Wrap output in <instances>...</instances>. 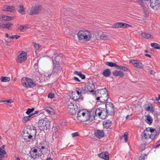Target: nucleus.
Returning <instances> with one entry per match:
<instances>
[{"label":"nucleus","mask_w":160,"mask_h":160,"mask_svg":"<svg viewBox=\"0 0 160 160\" xmlns=\"http://www.w3.org/2000/svg\"><path fill=\"white\" fill-rule=\"evenodd\" d=\"M34 110V108H28L27 109V111L26 112V113L28 115H29V114L33 112Z\"/></svg>","instance_id":"c03bdc74"},{"label":"nucleus","mask_w":160,"mask_h":160,"mask_svg":"<svg viewBox=\"0 0 160 160\" xmlns=\"http://www.w3.org/2000/svg\"><path fill=\"white\" fill-rule=\"evenodd\" d=\"M77 89L79 91L81 95L82 94H84L85 93V91L84 89V87Z\"/></svg>","instance_id":"37998d69"},{"label":"nucleus","mask_w":160,"mask_h":160,"mask_svg":"<svg viewBox=\"0 0 160 160\" xmlns=\"http://www.w3.org/2000/svg\"><path fill=\"white\" fill-rule=\"evenodd\" d=\"M38 127L41 130L49 129L50 122L47 118L41 119L39 120L38 123Z\"/></svg>","instance_id":"20e7f679"},{"label":"nucleus","mask_w":160,"mask_h":160,"mask_svg":"<svg viewBox=\"0 0 160 160\" xmlns=\"http://www.w3.org/2000/svg\"><path fill=\"white\" fill-rule=\"evenodd\" d=\"M157 134L156 132H154L153 134L151 133H149V138L151 139H153L155 137Z\"/></svg>","instance_id":"de8ad7c7"},{"label":"nucleus","mask_w":160,"mask_h":160,"mask_svg":"<svg viewBox=\"0 0 160 160\" xmlns=\"http://www.w3.org/2000/svg\"><path fill=\"white\" fill-rule=\"evenodd\" d=\"M141 35L143 37L146 38H152L151 37L152 36L150 34L148 33L142 32L141 34Z\"/></svg>","instance_id":"e433bc0d"},{"label":"nucleus","mask_w":160,"mask_h":160,"mask_svg":"<svg viewBox=\"0 0 160 160\" xmlns=\"http://www.w3.org/2000/svg\"><path fill=\"white\" fill-rule=\"evenodd\" d=\"M145 117V122L149 125L151 124L153 121V119L151 116L149 114H148L146 115Z\"/></svg>","instance_id":"aec40b11"},{"label":"nucleus","mask_w":160,"mask_h":160,"mask_svg":"<svg viewBox=\"0 0 160 160\" xmlns=\"http://www.w3.org/2000/svg\"><path fill=\"white\" fill-rule=\"evenodd\" d=\"M146 156L145 154H142L139 157V160H145V157Z\"/></svg>","instance_id":"8fccbe9b"},{"label":"nucleus","mask_w":160,"mask_h":160,"mask_svg":"<svg viewBox=\"0 0 160 160\" xmlns=\"http://www.w3.org/2000/svg\"><path fill=\"white\" fill-rule=\"evenodd\" d=\"M92 84H88L84 87V89L85 91V93L87 92H94L93 88L92 87Z\"/></svg>","instance_id":"a211bd4d"},{"label":"nucleus","mask_w":160,"mask_h":160,"mask_svg":"<svg viewBox=\"0 0 160 160\" xmlns=\"http://www.w3.org/2000/svg\"><path fill=\"white\" fill-rule=\"evenodd\" d=\"M105 64L111 67H115L116 66V63L112 62H107L105 63Z\"/></svg>","instance_id":"4c0bfd02"},{"label":"nucleus","mask_w":160,"mask_h":160,"mask_svg":"<svg viewBox=\"0 0 160 160\" xmlns=\"http://www.w3.org/2000/svg\"><path fill=\"white\" fill-rule=\"evenodd\" d=\"M22 83L24 87L29 88H33L36 85L35 83L28 78H22Z\"/></svg>","instance_id":"423d86ee"},{"label":"nucleus","mask_w":160,"mask_h":160,"mask_svg":"<svg viewBox=\"0 0 160 160\" xmlns=\"http://www.w3.org/2000/svg\"><path fill=\"white\" fill-rule=\"evenodd\" d=\"M148 131V128H146L144 131V134L142 136V139L144 140V139L149 138V131Z\"/></svg>","instance_id":"4be33fe9"},{"label":"nucleus","mask_w":160,"mask_h":160,"mask_svg":"<svg viewBox=\"0 0 160 160\" xmlns=\"http://www.w3.org/2000/svg\"><path fill=\"white\" fill-rule=\"evenodd\" d=\"M112 122L109 120L104 121L103 122V125L104 128L107 129L111 125Z\"/></svg>","instance_id":"a878e982"},{"label":"nucleus","mask_w":160,"mask_h":160,"mask_svg":"<svg viewBox=\"0 0 160 160\" xmlns=\"http://www.w3.org/2000/svg\"><path fill=\"white\" fill-rule=\"evenodd\" d=\"M25 27L22 25H20L18 28L19 30L22 32H23L25 31Z\"/></svg>","instance_id":"a18cd8bd"},{"label":"nucleus","mask_w":160,"mask_h":160,"mask_svg":"<svg viewBox=\"0 0 160 160\" xmlns=\"http://www.w3.org/2000/svg\"><path fill=\"white\" fill-rule=\"evenodd\" d=\"M78 112L77 118L78 120L80 122H84L85 118H84V115H85V112H84V111L83 110H80Z\"/></svg>","instance_id":"f8f14e48"},{"label":"nucleus","mask_w":160,"mask_h":160,"mask_svg":"<svg viewBox=\"0 0 160 160\" xmlns=\"http://www.w3.org/2000/svg\"><path fill=\"white\" fill-rule=\"evenodd\" d=\"M12 25V23L11 22H7L6 24H2V28L9 29V28L11 27Z\"/></svg>","instance_id":"c9c22d12"},{"label":"nucleus","mask_w":160,"mask_h":160,"mask_svg":"<svg viewBox=\"0 0 160 160\" xmlns=\"http://www.w3.org/2000/svg\"><path fill=\"white\" fill-rule=\"evenodd\" d=\"M74 73L79 76L82 79H84L85 78V75L82 74L81 72H79L77 71H75L74 72Z\"/></svg>","instance_id":"2f4dec72"},{"label":"nucleus","mask_w":160,"mask_h":160,"mask_svg":"<svg viewBox=\"0 0 160 160\" xmlns=\"http://www.w3.org/2000/svg\"><path fill=\"white\" fill-rule=\"evenodd\" d=\"M27 53L25 52H22L18 56L17 60V62L21 63L23 60L25 61L26 59Z\"/></svg>","instance_id":"ddd939ff"},{"label":"nucleus","mask_w":160,"mask_h":160,"mask_svg":"<svg viewBox=\"0 0 160 160\" xmlns=\"http://www.w3.org/2000/svg\"><path fill=\"white\" fill-rule=\"evenodd\" d=\"M71 135H72V137H75L76 136H79V134L78 132H76L72 133Z\"/></svg>","instance_id":"3c124183"},{"label":"nucleus","mask_w":160,"mask_h":160,"mask_svg":"<svg viewBox=\"0 0 160 160\" xmlns=\"http://www.w3.org/2000/svg\"><path fill=\"white\" fill-rule=\"evenodd\" d=\"M68 109H70L72 111V112H71L72 114H75L76 113L74 104L73 103L70 101H68Z\"/></svg>","instance_id":"2eb2a0df"},{"label":"nucleus","mask_w":160,"mask_h":160,"mask_svg":"<svg viewBox=\"0 0 160 160\" xmlns=\"http://www.w3.org/2000/svg\"><path fill=\"white\" fill-rule=\"evenodd\" d=\"M74 92H76V94H77L78 95L80 96H82L81 94L80 93V92H79V91H78V90H76Z\"/></svg>","instance_id":"0e129e2a"},{"label":"nucleus","mask_w":160,"mask_h":160,"mask_svg":"<svg viewBox=\"0 0 160 160\" xmlns=\"http://www.w3.org/2000/svg\"><path fill=\"white\" fill-rule=\"evenodd\" d=\"M46 110L47 112L51 113V111L52 110V109L51 108H48Z\"/></svg>","instance_id":"680f3d73"},{"label":"nucleus","mask_w":160,"mask_h":160,"mask_svg":"<svg viewBox=\"0 0 160 160\" xmlns=\"http://www.w3.org/2000/svg\"><path fill=\"white\" fill-rule=\"evenodd\" d=\"M111 74L110 70L109 69H106L103 71L102 74L104 77H107L109 76Z\"/></svg>","instance_id":"c85d7f7f"},{"label":"nucleus","mask_w":160,"mask_h":160,"mask_svg":"<svg viewBox=\"0 0 160 160\" xmlns=\"http://www.w3.org/2000/svg\"><path fill=\"white\" fill-rule=\"evenodd\" d=\"M6 18L7 19H6V21H10L11 19V17L8 16H6Z\"/></svg>","instance_id":"338daca9"},{"label":"nucleus","mask_w":160,"mask_h":160,"mask_svg":"<svg viewBox=\"0 0 160 160\" xmlns=\"http://www.w3.org/2000/svg\"><path fill=\"white\" fill-rule=\"evenodd\" d=\"M6 152L5 149H2L0 148V156L1 157H3L4 156V155L6 154Z\"/></svg>","instance_id":"79ce46f5"},{"label":"nucleus","mask_w":160,"mask_h":160,"mask_svg":"<svg viewBox=\"0 0 160 160\" xmlns=\"http://www.w3.org/2000/svg\"><path fill=\"white\" fill-rule=\"evenodd\" d=\"M145 110L147 111H150L152 112H154V108L152 104H150L147 107L145 108Z\"/></svg>","instance_id":"473e14b6"},{"label":"nucleus","mask_w":160,"mask_h":160,"mask_svg":"<svg viewBox=\"0 0 160 160\" xmlns=\"http://www.w3.org/2000/svg\"><path fill=\"white\" fill-rule=\"evenodd\" d=\"M95 136L98 138L100 139L103 138L104 135V132L102 130H96L95 132Z\"/></svg>","instance_id":"4468645a"},{"label":"nucleus","mask_w":160,"mask_h":160,"mask_svg":"<svg viewBox=\"0 0 160 160\" xmlns=\"http://www.w3.org/2000/svg\"><path fill=\"white\" fill-rule=\"evenodd\" d=\"M38 150L36 148H32L31 151V153H32V152L34 153H37L38 152Z\"/></svg>","instance_id":"6e6d98bb"},{"label":"nucleus","mask_w":160,"mask_h":160,"mask_svg":"<svg viewBox=\"0 0 160 160\" xmlns=\"http://www.w3.org/2000/svg\"><path fill=\"white\" fill-rule=\"evenodd\" d=\"M121 70L126 72L128 70V69L127 67L123 66H122Z\"/></svg>","instance_id":"864d4df0"},{"label":"nucleus","mask_w":160,"mask_h":160,"mask_svg":"<svg viewBox=\"0 0 160 160\" xmlns=\"http://www.w3.org/2000/svg\"><path fill=\"white\" fill-rule=\"evenodd\" d=\"M151 46L156 49H160V45L159 44L156 43H152L151 44Z\"/></svg>","instance_id":"58836bf2"},{"label":"nucleus","mask_w":160,"mask_h":160,"mask_svg":"<svg viewBox=\"0 0 160 160\" xmlns=\"http://www.w3.org/2000/svg\"><path fill=\"white\" fill-rule=\"evenodd\" d=\"M79 40L84 42L89 41L92 37L91 33L87 30L79 31L77 33Z\"/></svg>","instance_id":"7ed1b4c3"},{"label":"nucleus","mask_w":160,"mask_h":160,"mask_svg":"<svg viewBox=\"0 0 160 160\" xmlns=\"http://www.w3.org/2000/svg\"><path fill=\"white\" fill-rule=\"evenodd\" d=\"M84 117L85 118L84 122L89 121L91 122L94 118L93 116H91L90 113L88 112H85V115H84Z\"/></svg>","instance_id":"6ab92c4d"},{"label":"nucleus","mask_w":160,"mask_h":160,"mask_svg":"<svg viewBox=\"0 0 160 160\" xmlns=\"http://www.w3.org/2000/svg\"><path fill=\"white\" fill-rule=\"evenodd\" d=\"M148 128V131H149V133H152L153 132V133L154 132V131H155V132H156V131L155 129L152 128Z\"/></svg>","instance_id":"49530a36"},{"label":"nucleus","mask_w":160,"mask_h":160,"mask_svg":"<svg viewBox=\"0 0 160 160\" xmlns=\"http://www.w3.org/2000/svg\"><path fill=\"white\" fill-rule=\"evenodd\" d=\"M106 108L108 115H113L114 112V109L113 104L111 102L108 104L106 103Z\"/></svg>","instance_id":"0eeeda50"},{"label":"nucleus","mask_w":160,"mask_h":160,"mask_svg":"<svg viewBox=\"0 0 160 160\" xmlns=\"http://www.w3.org/2000/svg\"><path fill=\"white\" fill-rule=\"evenodd\" d=\"M98 155L100 158L105 160H109L108 153L107 152H103Z\"/></svg>","instance_id":"f3484780"},{"label":"nucleus","mask_w":160,"mask_h":160,"mask_svg":"<svg viewBox=\"0 0 160 160\" xmlns=\"http://www.w3.org/2000/svg\"><path fill=\"white\" fill-rule=\"evenodd\" d=\"M15 7L12 6H5L4 7L3 11L13 12L15 10Z\"/></svg>","instance_id":"5701e85b"},{"label":"nucleus","mask_w":160,"mask_h":160,"mask_svg":"<svg viewBox=\"0 0 160 160\" xmlns=\"http://www.w3.org/2000/svg\"><path fill=\"white\" fill-rule=\"evenodd\" d=\"M28 130L27 131V132L28 134H31L33 136L34 138H36L37 131L35 127L33 125L28 126Z\"/></svg>","instance_id":"1a4fd4ad"},{"label":"nucleus","mask_w":160,"mask_h":160,"mask_svg":"<svg viewBox=\"0 0 160 160\" xmlns=\"http://www.w3.org/2000/svg\"><path fill=\"white\" fill-rule=\"evenodd\" d=\"M128 133L127 132H125L123 135L122 136V137L124 138L125 141V142H127L128 141Z\"/></svg>","instance_id":"09e8293b"},{"label":"nucleus","mask_w":160,"mask_h":160,"mask_svg":"<svg viewBox=\"0 0 160 160\" xmlns=\"http://www.w3.org/2000/svg\"><path fill=\"white\" fill-rule=\"evenodd\" d=\"M159 146H160V139L156 142L155 147L156 148H158Z\"/></svg>","instance_id":"4d7b16f0"},{"label":"nucleus","mask_w":160,"mask_h":160,"mask_svg":"<svg viewBox=\"0 0 160 160\" xmlns=\"http://www.w3.org/2000/svg\"><path fill=\"white\" fill-rule=\"evenodd\" d=\"M128 25H129L127 24L123 23L122 22H119L116 23L114 27L117 28H125Z\"/></svg>","instance_id":"bb28decb"},{"label":"nucleus","mask_w":160,"mask_h":160,"mask_svg":"<svg viewBox=\"0 0 160 160\" xmlns=\"http://www.w3.org/2000/svg\"><path fill=\"white\" fill-rule=\"evenodd\" d=\"M129 61V62L132 63L136 68L140 69H142L143 68V65L142 64L137 60L131 59Z\"/></svg>","instance_id":"9d476101"},{"label":"nucleus","mask_w":160,"mask_h":160,"mask_svg":"<svg viewBox=\"0 0 160 160\" xmlns=\"http://www.w3.org/2000/svg\"><path fill=\"white\" fill-rule=\"evenodd\" d=\"M81 96L76 94V92H72V99L74 101H77L80 99Z\"/></svg>","instance_id":"c756f323"},{"label":"nucleus","mask_w":160,"mask_h":160,"mask_svg":"<svg viewBox=\"0 0 160 160\" xmlns=\"http://www.w3.org/2000/svg\"><path fill=\"white\" fill-rule=\"evenodd\" d=\"M33 117V114H31L27 116L24 117L22 119V122L23 123H26L27 121L30 120L31 118Z\"/></svg>","instance_id":"cd10ccee"},{"label":"nucleus","mask_w":160,"mask_h":160,"mask_svg":"<svg viewBox=\"0 0 160 160\" xmlns=\"http://www.w3.org/2000/svg\"><path fill=\"white\" fill-rule=\"evenodd\" d=\"M23 138L24 140L27 141H34V139H35V138L33 136L31 135V134H28L26 136H24Z\"/></svg>","instance_id":"b1692460"},{"label":"nucleus","mask_w":160,"mask_h":160,"mask_svg":"<svg viewBox=\"0 0 160 160\" xmlns=\"http://www.w3.org/2000/svg\"><path fill=\"white\" fill-rule=\"evenodd\" d=\"M42 154V150L41 149H39L38 153H37L35 154H34L33 153H31V155L34 159H38L41 158Z\"/></svg>","instance_id":"dca6fc26"},{"label":"nucleus","mask_w":160,"mask_h":160,"mask_svg":"<svg viewBox=\"0 0 160 160\" xmlns=\"http://www.w3.org/2000/svg\"><path fill=\"white\" fill-rule=\"evenodd\" d=\"M150 6L152 8L154 9H158L160 7L158 1L157 0H150Z\"/></svg>","instance_id":"9b49d317"},{"label":"nucleus","mask_w":160,"mask_h":160,"mask_svg":"<svg viewBox=\"0 0 160 160\" xmlns=\"http://www.w3.org/2000/svg\"><path fill=\"white\" fill-rule=\"evenodd\" d=\"M74 79L77 82H80V80L79 79V78L77 77H73Z\"/></svg>","instance_id":"e2e57ef3"},{"label":"nucleus","mask_w":160,"mask_h":160,"mask_svg":"<svg viewBox=\"0 0 160 160\" xmlns=\"http://www.w3.org/2000/svg\"><path fill=\"white\" fill-rule=\"evenodd\" d=\"M95 97L97 102L105 104L107 103L109 95L106 89L104 88L97 90L95 92Z\"/></svg>","instance_id":"f03ea898"},{"label":"nucleus","mask_w":160,"mask_h":160,"mask_svg":"<svg viewBox=\"0 0 160 160\" xmlns=\"http://www.w3.org/2000/svg\"><path fill=\"white\" fill-rule=\"evenodd\" d=\"M113 76H119L120 78H123L124 76V73L121 71H117L114 70L112 72Z\"/></svg>","instance_id":"412c9836"},{"label":"nucleus","mask_w":160,"mask_h":160,"mask_svg":"<svg viewBox=\"0 0 160 160\" xmlns=\"http://www.w3.org/2000/svg\"><path fill=\"white\" fill-rule=\"evenodd\" d=\"M42 9V5H38L29 8L28 9V12L30 15H36L41 12Z\"/></svg>","instance_id":"39448f33"},{"label":"nucleus","mask_w":160,"mask_h":160,"mask_svg":"<svg viewBox=\"0 0 160 160\" xmlns=\"http://www.w3.org/2000/svg\"><path fill=\"white\" fill-rule=\"evenodd\" d=\"M34 46L36 48V49L37 50H38L39 49L40 46L39 44L35 43L34 44Z\"/></svg>","instance_id":"603ef678"},{"label":"nucleus","mask_w":160,"mask_h":160,"mask_svg":"<svg viewBox=\"0 0 160 160\" xmlns=\"http://www.w3.org/2000/svg\"><path fill=\"white\" fill-rule=\"evenodd\" d=\"M6 16L4 15H2L0 16V18L2 19L3 20L6 21L7 18H6Z\"/></svg>","instance_id":"13d9d810"},{"label":"nucleus","mask_w":160,"mask_h":160,"mask_svg":"<svg viewBox=\"0 0 160 160\" xmlns=\"http://www.w3.org/2000/svg\"><path fill=\"white\" fill-rule=\"evenodd\" d=\"M158 103L160 104V95H158Z\"/></svg>","instance_id":"774afa93"},{"label":"nucleus","mask_w":160,"mask_h":160,"mask_svg":"<svg viewBox=\"0 0 160 160\" xmlns=\"http://www.w3.org/2000/svg\"><path fill=\"white\" fill-rule=\"evenodd\" d=\"M54 94L52 93H50L48 95V97L49 98H52L54 97Z\"/></svg>","instance_id":"5fc2aeb1"},{"label":"nucleus","mask_w":160,"mask_h":160,"mask_svg":"<svg viewBox=\"0 0 160 160\" xmlns=\"http://www.w3.org/2000/svg\"><path fill=\"white\" fill-rule=\"evenodd\" d=\"M18 12L22 14H24L25 13V10L24 7L22 4L18 6Z\"/></svg>","instance_id":"7c9ffc66"},{"label":"nucleus","mask_w":160,"mask_h":160,"mask_svg":"<svg viewBox=\"0 0 160 160\" xmlns=\"http://www.w3.org/2000/svg\"><path fill=\"white\" fill-rule=\"evenodd\" d=\"M109 37L108 35L105 33H103L100 36V38L104 40H107L108 39Z\"/></svg>","instance_id":"72a5a7b5"},{"label":"nucleus","mask_w":160,"mask_h":160,"mask_svg":"<svg viewBox=\"0 0 160 160\" xmlns=\"http://www.w3.org/2000/svg\"><path fill=\"white\" fill-rule=\"evenodd\" d=\"M102 109V108H98L96 109L95 112L96 115L97 114L99 117H100L101 116V111Z\"/></svg>","instance_id":"ea45409f"},{"label":"nucleus","mask_w":160,"mask_h":160,"mask_svg":"<svg viewBox=\"0 0 160 160\" xmlns=\"http://www.w3.org/2000/svg\"><path fill=\"white\" fill-rule=\"evenodd\" d=\"M12 102V99H10L8 100H6V102L8 103H11Z\"/></svg>","instance_id":"69168bd1"},{"label":"nucleus","mask_w":160,"mask_h":160,"mask_svg":"<svg viewBox=\"0 0 160 160\" xmlns=\"http://www.w3.org/2000/svg\"><path fill=\"white\" fill-rule=\"evenodd\" d=\"M136 2L139 4L141 7L144 9L145 10V5L143 3L142 0H137Z\"/></svg>","instance_id":"f704fd0d"},{"label":"nucleus","mask_w":160,"mask_h":160,"mask_svg":"<svg viewBox=\"0 0 160 160\" xmlns=\"http://www.w3.org/2000/svg\"><path fill=\"white\" fill-rule=\"evenodd\" d=\"M122 67V65H117L116 64V66H115V67L117 69H119L121 70Z\"/></svg>","instance_id":"bf43d9fd"},{"label":"nucleus","mask_w":160,"mask_h":160,"mask_svg":"<svg viewBox=\"0 0 160 160\" xmlns=\"http://www.w3.org/2000/svg\"><path fill=\"white\" fill-rule=\"evenodd\" d=\"M1 80L2 82H7L10 81V79L9 77H2L1 78Z\"/></svg>","instance_id":"a19ab883"},{"label":"nucleus","mask_w":160,"mask_h":160,"mask_svg":"<svg viewBox=\"0 0 160 160\" xmlns=\"http://www.w3.org/2000/svg\"><path fill=\"white\" fill-rule=\"evenodd\" d=\"M101 116L100 117L102 119H104L107 116L108 113L105 109L103 108L101 111Z\"/></svg>","instance_id":"393cba45"},{"label":"nucleus","mask_w":160,"mask_h":160,"mask_svg":"<svg viewBox=\"0 0 160 160\" xmlns=\"http://www.w3.org/2000/svg\"><path fill=\"white\" fill-rule=\"evenodd\" d=\"M45 75V74L43 75L42 77H41L42 78H40L38 76L36 75L33 80H34V82L36 84V83L38 84L39 82L40 83L41 82L45 81L49 79L48 76H46Z\"/></svg>","instance_id":"6e6552de"},{"label":"nucleus","mask_w":160,"mask_h":160,"mask_svg":"<svg viewBox=\"0 0 160 160\" xmlns=\"http://www.w3.org/2000/svg\"><path fill=\"white\" fill-rule=\"evenodd\" d=\"M39 111H36L34 113L32 114H33V116H35V115H38V114L39 113Z\"/></svg>","instance_id":"052dcab7"},{"label":"nucleus","mask_w":160,"mask_h":160,"mask_svg":"<svg viewBox=\"0 0 160 160\" xmlns=\"http://www.w3.org/2000/svg\"><path fill=\"white\" fill-rule=\"evenodd\" d=\"M62 55V54L58 55L57 53L53 54L51 58L53 64V69L51 74H49L48 73L45 74L46 76H48V78H49L51 76H57L61 72L62 68L60 64V61Z\"/></svg>","instance_id":"f257e3e1"}]
</instances>
